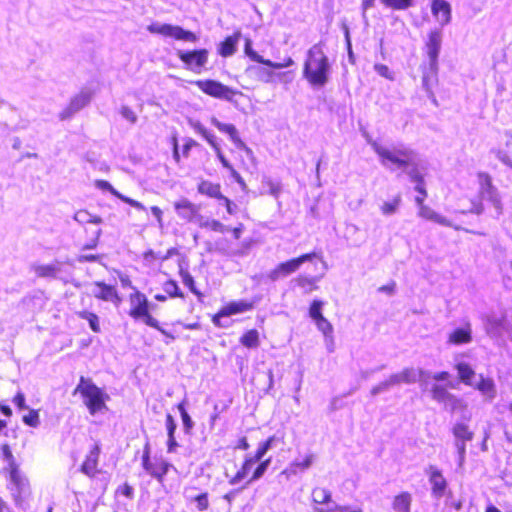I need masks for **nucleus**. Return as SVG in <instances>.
I'll list each match as a JSON object with an SVG mask.
<instances>
[{"instance_id":"nucleus-40","label":"nucleus","mask_w":512,"mask_h":512,"mask_svg":"<svg viewBox=\"0 0 512 512\" xmlns=\"http://www.w3.org/2000/svg\"><path fill=\"white\" fill-rule=\"evenodd\" d=\"M496 155L503 164L512 168V142H506L504 147L498 149Z\"/></svg>"},{"instance_id":"nucleus-46","label":"nucleus","mask_w":512,"mask_h":512,"mask_svg":"<svg viewBox=\"0 0 512 512\" xmlns=\"http://www.w3.org/2000/svg\"><path fill=\"white\" fill-rule=\"evenodd\" d=\"M314 456L312 454H308L304 456L301 460H295L291 462L295 470L299 473L307 470L313 463Z\"/></svg>"},{"instance_id":"nucleus-13","label":"nucleus","mask_w":512,"mask_h":512,"mask_svg":"<svg viewBox=\"0 0 512 512\" xmlns=\"http://www.w3.org/2000/svg\"><path fill=\"white\" fill-rule=\"evenodd\" d=\"M171 144L173 147V158L176 163H180L182 159H188L191 151L196 150L202 152L204 149L202 145L191 137L184 139V143L181 148L178 145V138L176 135L171 137Z\"/></svg>"},{"instance_id":"nucleus-7","label":"nucleus","mask_w":512,"mask_h":512,"mask_svg":"<svg viewBox=\"0 0 512 512\" xmlns=\"http://www.w3.org/2000/svg\"><path fill=\"white\" fill-rule=\"evenodd\" d=\"M314 260L320 261L323 267L326 268L322 251L313 250L279 263L269 272L268 278L272 281H277L297 272L303 263L313 262Z\"/></svg>"},{"instance_id":"nucleus-58","label":"nucleus","mask_w":512,"mask_h":512,"mask_svg":"<svg viewBox=\"0 0 512 512\" xmlns=\"http://www.w3.org/2000/svg\"><path fill=\"white\" fill-rule=\"evenodd\" d=\"M179 410L181 413L183 425H184L186 431H189L193 425L192 420L182 404L179 405Z\"/></svg>"},{"instance_id":"nucleus-20","label":"nucleus","mask_w":512,"mask_h":512,"mask_svg":"<svg viewBox=\"0 0 512 512\" xmlns=\"http://www.w3.org/2000/svg\"><path fill=\"white\" fill-rule=\"evenodd\" d=\"M441 42L442 32L439 29L430 30L425 42V49L429 58V62L438 63Z\"/></svg>"},{"instance_id":"nucleus-47","label":"nucleus","mask_w":512,"mask_h":512,"mask_svg":"<svg viewBox=\"0 0 512 512\" xmlns=\"http://www.w3.org/2000/svg\"><path fill=\"white\" fill-rule=\"evenodd\" d=\"M35 272L39 277H55L57 268L53 265H39L35 268Z\"/></svg>"},{"instance_id":"nucleus-59","label":"nucleus","mask_w":512,"mask_h":512,"mask_svg":"<svg viewBox=\"0 0 512 512\" xmlns=\"http://www.w3.org/2000/svg\"><path fill=\"white\" fill-rule=\"evenodd\" d=\"M100 234H101V230L100 229H96L94 231V237L90 241L84 243L82 245V249L83 250H90V249L96 248V246L98 245Z\"/></svg>"},{"instance_id":"nucleus-52","label":"nucleus","mask_w":512,"mask_h":512,"mask_svg":"<svg viewBox=\"0 0 512 512\" xmlns=\"http://www.w3.org/2000/svg\"><path fill=\"white\" fill-rule=\"evenodd\" d=\"M115 493L118 495H122L128 499H132L134 496V489L128 483H124L116 489Z\"/></svg>"},{"instance_id":"nucleus-54","label":"nucleus","mask_w":512,"mask_h":512,"mask_svg":"<svg viewBox=\"0 0 512 512\" xmlns=\"http://www.w3.org/2000/svg\"><path fill=\"white\" fill-rule=\"evenodd\" d=\"M150 211L156 219L159 228L164 227V213L163 210L158 206H151Z\"/></svg>"},{"instance_id":"nucleus-53","label":"nucleus","mask_w":512,"mask_h":512,"mask_svg":"<svg viewBox=\"0 0 512 512\" xmlns=\"http://www.w3.org/2000/svg\"><path fill=\"white\" fill-rule=\"evenodd\" d=\"M203 227L220 233H223L227 230L225 225H223L220 221L214 219L204 223Z\"/></svg>"},{"instance_id":"nucleus-1","label":"nucleus","mask_w":512,"mask_h":512,"mask_svg":"<svg viewBox=\"0 0 512 512\" xmlns=\"http://www.w3.org/2000/svg\"><path fill=\"white\" fill-rule=\"evenodd\" d=\"M274 441L275 436L268 437L259 444L254 454L247 455L240 468L230 478L229 483L234 485L246 481L249 484L260 479L271 463V458L263 459V457L271 448Z\"/></svg>"},{"instance_id":"nucleus-6","label":"nucleus","mask_w":512,"mask_h":512,"mask_svg":"<svg viewBox=\"0 0 512 512\" xmlns=\"http://www.w3.org/2000/svg\"><path fill=\"white\" fill-rule=\"evenodd\" d=\"M428 481L431 487V494L434 498L440 499L446 497V506L456 511L462 508V501L453 497L452 491L449 489V484L442 471L434 465H430L426 469Z\"/></svg>"},{"instance_id":"nucleus-34","label":"nucleus","mask_w":512,"mask_h":512,"mask_svg":"<svg viewBox=\"0 0 512 512\" xmlns=\"http://www.w3.org/2000/svg\"><path fill=\"white\" fill-rule=\"evenodd\" d=\"M452 433L455 438L461 440L463 443L471 441L474 437V433L470 430L469 426L462 422L454 424Z\"/></svg>"},{"instance_id":"nucleus-57","label":"nucleus","mask_w":512,"mask_h":512,"mask_svg":"<svg viewBox=\"0 0 512 512\" xmlns=\"http://www.w3.org/2000/svg\"><path fill=\"white\" fill-rule=\"evenodd\" d=\"M327 512H363V509L361 507L357 506H340L336 505L331 509H327Z\"/></svg>"},{"instance_id":"nucleus-35","label":"nucleus","mask_w":512,"mask_h":512,"mask_svg":"<svg viewBox=\"0 0 512 512\" xmlns=\"http://www.w3.org/2000/svg\"><path fill=\"white\" fill-rule=\"evenodd\" d=\"M459 380L465 385H471L475 372L472 367L466 362H460L456 365Z\"/></svg>"},{"instance_id":"nucleus-17","label":"nucleus","mask_w":512,"mask_h":512,"mask_svg":"<svg viewBox=\"0 0 512 512\" xmlns=\"http://www.w3.org/2000/svg\"><path fill=\"white\" fill-rule=\"evenodd\" d=\"M91 94L89 92H80L75 95L69 104L60 112L59 117L61 120H66L72 117L76 112L83 109L89 104Z\"/></svg>"},{"instance_id":"nucleus-64","label":"nucleus","mask_w":512,"mask_h":512,"mask_svg":"<svg viewBox=\"0 0 512 512\" xmlns=\"http://www.w3.org/2000/svg\"><path fill=\"white\" fill-rule=\"evenodd\" d=\"M395 289H396V283L394 281H390L389 283L380 286L377 290H378V292L392 295L395 292Z\"/></svg>"},{"instance_id":"nucleus-55","label":"nucleus","mask_w":512,"mask_h":512,"mask_svg":"<svg viewBox=\"0 0 512 512\" xmlns=\"http://www.w3.org/2000/svg\"><path fill=\"white\" fill-rule=\"evenodd\" d=\"M13 403L19 410L26 409V397L22 391H18L12 399Z\"/></svg>"},{"instance_id":"nucleus-41","label":"nucleus","mask_w":512,"mask_h":512,"mask_svg":"<svg viewBox=\"0 0 512 512\" xmlns=\"http://www.w3.org/2000/svg\"><path fill=\"white\" fill-rule=\"evenodd\" d=\"M179 275L182 279L183 284L189 288V290L196 295L199 299L203 296V294L196 288L195 281L192 275L184 269L179 270Z\"/></svg>"},{"instance_id":"nucleus-60","label":"nucleus","mask_w":512,"mask_h":512,"mask_svg":"<svg viewBox=\"0 0 512 512\" xmlns=\"http://www.w3.org/2000/svg\"><path fill=\"white\" fill-rule=\"evenodd\" d=\"M410 171H409V177L411 179V181H413L414 183L416 182H421V180L424 179V175L420 172V170L417 168L416 166V163L414 162V165L413 166H410Z\"/></svg>"},{"instance_id":"nucleus-21","label":"nucleus","mask_w":512,"mask_h":512,"mask_svg":"<svg viewBox=\"0 0 512 512\" xmlns=\"http://www.w3.org/2000/svg\"><path fill=\"white\" fill-rule=\"evenodd\" d=\"M162 289L164 293H157L154 295V299L157 302H166L168 299L180 298L184 299L185 295L178 283L173 279H168L163 282Z\"/></svg>"},{"instance_id":"nucleus-33","label":"nucleus","mask_w":512,"mask_h":512,"mask_svg":"<svg viewBox=\"0 0 512 512\" xmlns=\"http://www.w3.org/2000/svg\"><path fill=\"white\" fill-rule=\"evenodd\" d=\"M475 388L488 398H494L496 394L495 383L493 379L480 375V379Z\"/></svg>"},{"instance_id":"nucleus-61","label":"nucleus","mask_w":512,"mask_h":512,"mask_svg":"<svg viewBox=\"0 0 512 512\" xmlns=\"http://www.w3.org/2000/svg\"><path fill=\"white\" fill-rule=\"evenodd\" d=\"M121 115L127 119L130 123H135L137 120V116L135 112L128 106H122L121 107Z\"/></svg>"},{"instance_id":"nucleus-30","label":"nucleus","mask_w":512,"mask_h":512,"mask_svg":"<svg viewBox=\"0 0 512 512\" xmlns=\"http://www.w3.org/2000/svg\"><path fill=\"white\" fill-rule=\"evenodd\" d=\"M210 121H211L212 125H214L219 131L228 134L230 139L235 144H242L239 133L233 124L222 123L215 117H212Z\"/></svg>"},{"instance_id":"nucleus-26","label":"nucleus","mask_w":512,"mask_h":512,"mask_svg":"<svg viewBox=\"0 0 512 512\" xmlns=\"http://www.w3.org/2000/svg\"><path fill=\"white\" fill-rule=\"evenodd\" d=\"M413 496L408 491H401L393 496L391 509L393 512H411Z\"/></svg>"},{"instance_id":"nucleus-48","label":"nucleus","mask_w":512,"mask_h":512,"mask_svg":"<svg viewBox=\"0 0 512 512\" xmlns=\"http://www.w3.org/2000/svg\"><path fill=\"white\" fill-rule=\"evenodd\" d=\"M415 190L418 192V196L415 197V201L419 206H423L425 199L427 198V190L425 188L424 179L421 182L415 183Z\"/></svg>"},{"instance_id":"nucleus-51","label":"nucleus","mask_w":512,"mask_h":512,"mask_svg":"<svg viewBox=\"0 0 512 512\" xmlns=\"http://www.w3.org/2000/svg\"><path fill=\"white\" fill-rule=\"evenodd\" d=\"M315 324H316L318 330H320L325 336L332 335L333 326L325 317L316 321Z\"/></svg>"},{"instance_id":"nucleus-37","label":"nucleus","mask_w":512,"mask_h":512,"mask_svg":"<svg viewBox=\"0 0 512 512\" xmlns=\"http://www.w3.org/2000/svg\"><path fill=\"white\" fill-rule=\"evenodd\" d=\"M77 315L81 319H85V320L88 321L89 327H90V329L94 333H100L101 332V326H100L99 317H98V315L96 313L83 310V311H79L77 313Z\"/></svg>"},{"instance_id":"nucleus-2","label":"nucleus","mask_w":512,"mask_h":512,"mask_svg":"<svg viewBox=\"0 0 512 512\" xmlns=\"http://www.w3.org/2000/svg\"><path fill=\"white\" fill-rule=\"evenodd\" d=\"M369 143L385 166L406 170L414 165L415 152L403 143L387 144L382 140H372Z\"/></svg>"},{"instance_id":"nucleus-28","label":"nucleus","mask_w":512,"mask_h":512,"mask_svg":"<svg viewBox=\"0 0 512 512\" xmlns=\"http://www.w3.org/2000/svg\"><path fill=\"white\" fill-rule=\"evenodd\" d=\"M471 327L467 324L464 327L454 329L448 336V342L453 345L467 344L471 342Z\"/></svg>"},{"instance_id":"nucleus-11","label":"nucleus","mask_w":512,"mask_h":512,"mask_svg":"<svg viewBox=\"0 0 512 512\" xmlns=\"http://www.w3.org/2000/svg\"><path fill=\"white\" fill-rule=\"evenodd\" d=\"M147 29L150 33L169 37L178 41L195 43L198 40V37L194 32L185 30L177 25L153 23L150 24Z\"/></svg>"},{"instance_id":"nucleus-24","label":"nucleus","mask_w":512,"mask_h":512,"mask_svg":"<svg viewBox=\"0 0 512 512\" xmlns=\"http://www.w3.org/2000/svg\"><path fill=\"white\" fill-rule=\"evenodd\" d=\"M95 185L97 188L101 189V190H104V191H108L109 193H111L113 196H115L116 198H118L119 200H121L122 202L130 205L131 207L137 209V210H140V211H144L145 210V206L133 199V198H130L126 195H123L121 194L119 191H117L108 181L106 180H97L95 182Z\"/></svg>"},{"instance_id":"nucleus-12","label":"nucleus","mask_w":512,"mask_h":512,"mask_svg":"<svg viewBox=\"0 0 512 512\" xmlns=\"http://www.w3.org/2000/svg\"><path fill=\"white\" fill-rule=\"evenodd\" d=\"M177 56L185 68L200 73L208 62L209 52L207 49L179 50Z\"/></svg>"},{"instance_id":"nucleus-56","label":"nucleus","mask_w":512,"mask_h":512,"mask_svg":"<svg viewBox=\"0 0 512 512\" xmlns=\"http://www.w3.org/2000/svg\"><path fill=\"white\" fill-rule=\"evenodd\" d=\"M103 259V255L101 254H82L79 255L77 260L80 263L85 262H100Z\"/></svg>"},{"instance_id":"nucleus-29","label":"nucleus","mask_w":512,"mask_h":512,"mask_svg":"<svg viewBox=\"0 0 512 512\" xmlns=\"http://www.w3.org/2000/svg\"><path fill=\"white\" fill-rule=\"evenodd\" d=\"M197 191L209 198L221 199L222 191L219 183H213L209 180H201L197 185Z\"/></svg>"},{"instance_id":"nucleus-4","label":"nucleus","mask_w":512,"mask_h":512,"mask_svg":"<svg viewBox=\"0 0 512 512\" xmlns=\"http://www.w3.org/2000/svg\"><path fill=\"white\" fill-rule=\"evenodd\" d=\"M79 394L90 415L107 410L109 395L98 387L91 378L81 376L73 395Z\"/></svg>"},{"instance_id":"nucleus-8","label":"nucleus","mask_w":512,"mask_h":512,"mask_svg":"<svg viewBox=\"0 0 512 512\" xmlns=\"http://www.w3.org/2000/svg\"><path fill=\"white\" fill-rule=\"evenodd\" d=\"M128 304L127 314L131 319L142 321L148 327L157 326V319L152 315L149 300L143 292L134 287L128 295Z\"/></svg>"},{"instance_id":"nucleus-44","label":"nucleus","mask_w":512,"mask_h":512,"mask_svg":"<svg viewBox=\"0 0 512 512\" xmlns=\"http://www.w3.org/2000/svg\"><path fill=\"white\" fill-rule=\"evenodd\" d=\"M22 422L32 428L40 425V414L38 409H30L27 414L23 415Z\"/></svg>"},{"instance_id":"nucleus-18","label":"nucleus","mask_w":512,"mask_h":512,"mask_svg":"<svg viewBox=\"0 0 512 512\" xmlns=\"http://www.w3.org/2000/svg\"><path fill=\"white\" fill-rule=\"evenodd\" d=\"M244 52L252 61L266 65L273 69L286 68L293 65L294 63L291 58H287L284 62H272L269 59H264L261 55L252 49V43L250 39H246L245 41Z\"/></svg>"},{"instance_id":"nucleus-45","label":"nucleus","mask_w":512,"mask_h":512,"mask_svg":"<svg viewBox=\"0 0 512 512\" xmlns=\"http://www.w3.org/2000/svg\"><path fill=\"white\" fill-rule=\"evenodd\" d=\"M400 203L401 197L400 195H397L390 201L384 202L380 207V210L384 215H391L398 210Z\"/></svg>"},{"instance_id":"nucleus-62","label":"nucleus","mask_w":512,"mask_h":512,"mask_svg":"<svg viewBox=\"0 0 512 512\" xmlns=\"http://www.w3.org/2000/svg\"><path fill=\"white\" fill-rule=\"evenodd\" d=\"M165 424H166L167 434L174 435L177 425H176V422H175L173 416L169 413L166 414Z\"/></svg>"},{"instance_id":"nucleus-49","label":"nucleus","mask_w":512,"mask_h":512,"mask_svg":"<svg viewBox=\"0 0 512 512\" xmlns=\"http://www.w3.org/2000/svg\"><path fill=\"white\" fill-rule=\"evenodd\" d=\"M446 403H449L450 410L452 412L455 411H464L467 409L468 405L466 402H464L462 399L457 398L456 396L452 395L451 399H449Z\"/></svg>"},{"instance_id":"nucleus-32","label":"nucleus","mask_w":512,"mask_h":512,"mask_svg":"<svg viewBox=\"0 0 512 512\" xmlns=\"http://www.w3.org/2000/svg\"><path fill=\"white\" fill-rule=\"evenodd\" d=\"M9 475L18 492H23L28 488V480L21 474L17 464L10 465Z\"/></svg>"},{"instance_id":"nucleus-25","label":"nucleus","mask_w":512,"mask_h":512,"mask_svg":"<svg viewBox=\"0 0 512 512\" xmlns=\"http://www.w3.org/2000/svg\"><path fill=\"white\" fill-rule=\"evenodd\" d=\"M422 84L427 92H433L438 84V63L429 62L428 65L422 66Z\"/></svg>"},{"instance_id":"nucleus-19","label":"nucleus","mask_w":512,"mask_h":512,"mask_svg":"<svg viewBox=\"0 0 512 512\" xmlns=\"http://www.w3.org/2000/svg\"><path fill=\"white\" fill-rule=\"evenodd\" d=\"M431 13L436 21L444 26L450 23L452 18V8L446 0H432L431 1Z\"/></svg>"},{"instance_id":"nucleus-27","label":"nucleus","mask_w":512,"mask_h":512,"mask_svg":"<svg viewBox=\"0 0 512 512\" xmlns=\"http://www.w3.org/2000/svg\"><path fill=\"white\" fill-rule=\"evenodd\" d=\"M241 37L239 31L227 36L218 47V54L224 58L233 55L237 50V43Z\"/></svg>"},{"instance_id":"nucleus-39","label":"nucleus","mask_w":512,"mask_h":512,"mask_svg":"<svg viewBox=\"0 0 512 512\" xmlns=\"http://www.w3.org/2000/svg\"><path fill=\"white\" fill-rule=\"evenodd\" d=\"M74 219L79 222L80 224H87V223H93V224H100L102 222V219L98 215H92L85 209H80L76 211L74 215Z\"/></svg>"},{"instance_id":"nucleus-14","label":"nucleus","mask_w":512,"mask_h":512,"mask_svg":"<svg viewBox=\"0 0 512 512\" xmlns=\"http://www.w3.org/2000/svg\"><path fill=\"white\" fill-rule=\"evenodd\" d=\"M94 287L96 288V291L94 292V297L96 299L111 302L116 307L122 303L123 298L116 286L107 284L103 281H96L94 282Z\"/></svg>"},{"instance_id":"nucleus-22","label":"nucleus","mask_w":512,"mask_h":512,"mask_svg":"<svg viewBox=\"0 0 512 512\" xmlns=\"http://www.w3.org/2000/svg\"><path fill=\"white\" fill-rule=\"evenodd\" d=\"M174 209L179 217L187 222H193L200 217L199 207L187 199H181L175 202Z\"/></svg>"},{"instance_id":"nucleus-9","label":"nucleus","mask_w":512,"mask_h":512,"mask_svg":"<svg viewBox=\"0 0 512 512\" xmlns=\"http://www.w3.org/2000/svg\"><path fill=\"white\" fill-rule=\"evenodd\" d=\"M197 88L204 94L220 100L233 102L237 97L242 96V92L230 86H227L220 81L213 79L197 80L195 82Z\"/></svg>"},{"instance_id":"nucleus-5","label":"nucleus","mask_w":512,"mask_h":512,"mask_svg":"<svg viewBox=\"0 0 512 512\" xmlns=\"http://www.w3.org/2000/svg\"><path fill=\"white\" fill-rule=\"evenodd\" d=\"M141 464L145 472L150 477L154 478L165 490H167L168 487L172 488L174 486L173 483L167 485L165 477L171 471L177 474V468L162 456L152 457L148 444L144 447Z\"/></svg>"},{"instance_id":"nucleus-42","label":"nucleus","mask_w":512,"mask_h":512,"mask_svg":"<svg viewBox=\"0 0 512 512\" xmlns=\"http://www.w3.org/2000/svg\"><path fill=\"white\" fill-rule=\"evenodd\" d=\"M381 3L392 10H407L413 6L414 0H381Z\"/></svg>"},{"instance_id":"nucleus-15","label":"nucleus","mask_w":512,"mask_h":512,"mask_svg":"<svg viewBox=\"0 0 512 512\" xmlns=\"http://www.w3.org/2000/svg\"><path fill=\"white\" fill-rule=\"evenodd\" d=\"M100 454L101 445L100 443L96 442L85 455V458L80 466V471L90 478L95 477L99 472L98 464Z\"/></svg>"},{"instance_id":"nucleus-63","label":"nucleus","mask_w":512,"mask_h":512,"mask_svg":"<svg viewBox=\"0 0 512 512\" xmlns=\"http://www.w3.org/2000/svg\"><path fill=\"white\" fill-rule=\"evenodd\" d=\"M1 451H2L4 458L9 462V466L12 464H16L14 456L12 454V451H11L9 445L3 444L1 446Z\"/></svg>"},{"instance_id":"nucleus-31","label":"nucleus","mask_w":512,"mask_h":512,"mask_svg":"<svg viewBox=\"0 0 512 512\" xmlns=\"http://www.w3.org/2000/svg\"><path fill=\"white\" fill-rule=\"evenodd\" d=\"M242 346L248 349H255L260 345V335L257 329L246 330L239 338Z\"/></svg>"},{"instance_id":"nucleus-38","label":"nucleus","mask_w":512,"mask_h":512,"mask_svg":"<svg viewBox=\"0 0 512 512\" xmlns=\"http://www.w3.org/2000/svg\"><path fill=\"white\" fill-rule=\"evenodd\" d=\"M452 395L444 385L434 384L431 388L432 398L439 403H446Z\"/></svg>"},{"instance_id":"nucleus-16","label":"nucleus","mask_w":512,"mask_h":512,"mask_svg":"<svg viewBox=\"0 0 512 512\" xmlns=\"http://www.w3.org/2000/svg\"><path fill=\"white\" fill-rule=\"evenodd\" d=\"M189 123L193 130L197 132L199 135H201L216 150L217 157L221 164L228 170H232L233 167L220 151L215 136L212 133H210L208 129L200 121L190 120Z\"/></svg>"},{"instance_id":"nucleus-50","label":"nucleus","mask_w":512,"mask_h":512,"mask_svg":"<svg viewBox=\"0 0 512 512\" xmlns=\"http://www.w3.org/2000/svg\"><path fill=\"white\" fill-rule=\"evenodd\" d=\"M197 509L199 511H206L209 508V497L207 492L200 493L194 497Z\"/></svg>"},{"instance_id":"nucleus-10","label":"nucleus","mask_w":512,"mask_h":512,"mask_svg":"<svg viewBox=\"0 0 512 512\" xmlns=\"http://www.w3.org/2000/svg\"><path fill=\"white\" fill-rule=\"evenodd\" d=\"M255 303V300L230 301L223 305L214 315H212L211 321L214 326L218 328L225 327V325L221 322L222 318L249 312L254 309Z\"/></svg>"},{"instance_id":"nucleus-36","label":"nucleus","mask_w":512,"mask_h":512,"mask_svg":"<svg viewBox=\"0 0 512 512\" xmlns=\"http://www.w3.org/2000/svg\"><path fill=\"white\" fill-rule=\"evenodd\" d=\"M312 501L319 505L329 504L332 501L331 492L324 487H315L312 490Z\"/></svg>"},{"instance_id":"nucleus-23","label":"nucleus","mask_w":512,"mask_h":512,"mask_svg":"<svg viewBox=\"0 0 512 512\" xmlns=\"http://www.w3.org/2000/svg\"><path fill=\"white\" fill-rule=\"evenodd\" d=\"M323 276V273L315 276L299 274L293 279V282L303 294H310L319 289L318 282L323 278Z\"/></svg>"},{"instance_id":"nucleus-43","label":"nucleus","mask_w":512,"mask_h":512,"mask_svg":"<svg viewBox=\"0 0 512 512\" xmlns=\"http://www.w3.org/2000/svg\"><path fill=\"white\" fill-rule=\"evenodd\" d=\"M323 306H324V302L319 299H314L310 303L308 313L314 322H316L319 319H322L324 317V315L322 313Z\"/></svg>"},{"instance_id":"nucleus-3","label":"nucleus","mask_w":512,"mask_h":512,"mask_svg":"<svg viewBox=\"0 0 512 512\" xmlns=\"http://www.w3.org/2000/svg\"><path fill=\"white\" fill-rule=\"evenodd\" d=\"M330 62L319 44L313 45L307 52L303 65V77L314 87L324 86L329 79Z\"/></svg>"}]
</instances>
